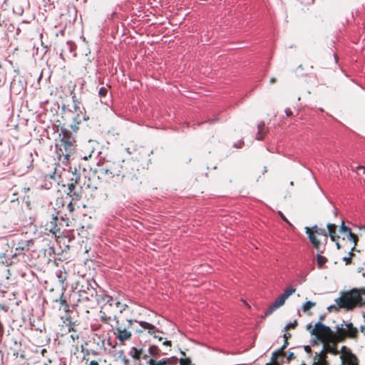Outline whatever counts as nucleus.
Segmentation results:
<instances>
[{
  "mask_svg": "<svg viewBox=\"0 0 365 365\" xmlns=\"http://www.w3.org/2000/svg\"><path fill=\"white\" fill-rule=\"evenodd\" d=\"M138 167V163L131 158L108 162L98 170V178L108 189L120 186L123 182L134 184L139 180Z\"/></svg>",
  "mask_w": 365,
  "mask_h": 365,
  "instance_id": "obj_1",
  "label": "nucleus"
},
{
  "mask_svg": "<svg viewBox=\"0 0 365 365\" xmlns=\"http://www.w3.org/2000/svg\"><path fill=\"white\" fill-rule=\"evenodd\" d=\"M365 288H354L349 292H344L336 302L341 308L352 309L356 307L365 306Z\"/></svg>",
  "mask_w": 365,
  "mask_h": 365,
  "instance_id": "obj_2",
  "label": "nucleus"
},
{
  "mask_svg": "<svg viewBox=\"0 0 365 365\" xmlns=\"http://www.w3.org/2000/svg\"><path fill=\"white\" fill-rule=\"evenodd\" d=\"M306 233L315 250L318 252H324L327 242V232L315 225L312 228L306 227Z\"/></svg>",
  "mask_w": 365,
  "mask_h": 365,
  "instance_id": "obj_3",
  "label": "nucleus"
},
{
  "mask_svg": "<svg viewBox=\"0 0 365 365\" xmlns=\"http://www.w3.org/2000/svg\"><path fill=\"white\" fill-rule=\"evenodd\" d=\"M338 341H339L336 338L322 341L323 344V349L319 353H316L313 365H329L327 361V354L328 353L333 354L334 355L339 354L336 344Z\"/></svg>",
  "mask_w": 365,
  "mask_h": 365,
  "instance_id": "obj_4",
  "label": "nucleus"
},
{
  "mask_svg": "<svg viewBox=\"0 0 365 365\" xmlns=\"http://www.w3.org/2000/svg\"><path fill=\"white\" fill-rule=\"evenodd\" d=\"M113 320L115 321V333L117 338L119 339L120 341L123 342L125 340H129L131 338V332L128 331V329H129L133 323V320L132 319H126L125 321H120L118 317L113 315Z\"/></svg>",
  "mask_w": 365,
  "mask_h": 365,
  "instance_id": "obj_5",
  "label": "nucleus"
},
{
  "mask_svg": "<svg viewBox=\"0 0 365 365\" xmlns=\"http://www.w3.org/2000/svg\"><path fill=\"white\" fill-rule=\"evenodd\" d=\"M310 333L312 335H314L317 339L321 342L336 338V332L334 333L329 327L324 325L321 322L315 324Z\"/></svg>",
  "mask_w": 365,
  "mask_h": 365,
  "instance_id": "obj_6",
  "label": "nucleus"
},
{
  "mask_svg": "<svg viewBox=\"0 0 365 365\" xmlns=\"http://www.w3.org/2000/svg\"><path fill=\"white\" fill-rule=\"evenodd\" d=\"M295 292V287L292 286L287 287L284 290V292L280 296H279L272 304L269 305L262 316V318L268 317L269 315L272 314L276 309L283 306L289 297L293 294Z\"/></svg>",
  "mask_w": 365,
  "mask_h": 365,
  "instance_id": "obj_7",
  "label": "nucleus"
},
{
  "mask_svg": "<svg viewBox=\"0 0 365 365\" xmlns=\"http://www.w3.org/2000/svg\"><path fill=\"white\" fill-rule=\"evenodd\" d=\"M75 141H60L57 145L58 148L56 150L60 159L63 164L68 163L71 156L75 152Z\"/></svg>",
  "mask_w": 365,
  "mask_h": 365,
  "instance_id": "obj_8",
  "label": "nucleus"
},
{
  "mask_svg": "<svg viewBox=\"0 0 365 365\" xmlns=\"http://www.w3.org/2000/svg\"><path fill=\"white\" fill-rule=\"evenodd\" d=\"M110 300V296L107 294L97 295V302L101 304V320L105 324H109L113 318V312L107 310L106 304Z\"/></svg>",
  "mask_w": 365,
  "mask_h": 365,
  "instance_id": "obj_9",
  "label": "nucleus"
},
{
  "mask_svg": "<svg viewBox=\"0 0 365 365\" xmlns=\"http://www.w3.org/2000/svg\"><path fill=\"white\" fill-rule=\"evenodd\" d=\"M358 330L351 322L345 324V327H338L336 329V339L343 341L346 338H357Z\"/></svg>",
  "mask_w": 365,
  "mask_h": 365,
  "instance_id": "obj_10",
  "label": "nucleus"
},
{
  "mask_svg": "<svg viewBox=\"0 0 365 365\" xmlns=\"http://www.w3.org/2000/svg\"><path fill=\"white\" fill-rule=\"evenodd\" d=\"M58 218L56 213L49 214L46 213L44 217V227L45 230L56 235L61 230V225L58 222Z\"/></svg>",
  "mask_w": 365,
  "mask_h": 365,
  "instance_id": "obj_11",
  "label": "nucleus"
},
{
  "mask_svg": "<svg viewBox=\"0 0 365 365\" xmlns=\"http://www.w3.org/2000/svg\"><path fill=\"white\" fill-rule=\"evenodd\" d=\"M12 247H15L14 255L23 254L25 251H28L31 246L34 245V241L31 240H15L10 242Z\"/></svg>",
  "mask_w": 365,
  "mask_h": 365,
  "instance_id": "obj_12",
  "label": "nucleus"
},
{
  "mask_svg": "<svg viewBox=\"0 0 365 365\" xmlns=\"http://www.w3.org/2000/svg\"><path fill=\"white\" fill-rule=\"evenodd\" d=\"M288 341H284L282 347L272 353L271 361L269 363H267L266 365H282V361L280 362L279 359L286 356V352L284 350L288 346Z\"/></svg>",
  "mask_w": 365,
  "mask_h": 365,
  "instance_id": "obj_13",
  "label": "nucleus"
},
{
  "mask_svg": "<svg viewBox=\"0 0 365 365\" xmlns=\"http://www.w3.org/2000/svg\"><path fill=\"white\" fill-rule=\"evenodd\" d=\"M343 350H345L342 355L341 359L344 363H345L346 365H358L359 364V360L357 357L351 353L350 350H346V347H342Z\"/></svg>",
  "mask_w": 365,
  "mask_h": 365,
  "instance_id": "obj_14",
  "label": "nucleus"
},
{
  "mask_svg": "<svg viewBox=\"0 0 365 365\" xmlns=\"http://www.w3.org/2000/svg\"><path fill=\"white\" fill-rule=\"evenodd\" d=\"M147 363L149 365H178V359L175 356L164 358L159 361L150 359Z\"/></svg>",
  "mask_w": 365,
  "mask_h": 365,
  "instance_id": "obj_15",
  "label": "nucleus"
},
{
  "mask_svg": "<svg viewBox=\"0 0 365 365\" xmlns=\"http://www.w3.org/2000/svg\"><path fill=\"white\" fill-rule=\"evenodd\" d=\"M139 324L143 329H148V333L151 335H153L154 338L158 339L159 341H163V338L160 336V335L156 334V333H159L160 331L157 330L154 325L146 322H140Z\"/></svg>",
  "mask_w": 365,
  "mask_h": 365,
  "instance_id": "obj_16",
  "label": "nucleus"
},
{
  "mask_svg": "<svg viewBox=\"0 0 365 365\" xmlns=\"http://www.w3.org/2000/svg\"><path fill=\"white\" fill-rule=\"evenodd\" d=\"M115 305L119 309L120 313H123L128 308V305L126 303V299L120 297H118L115 299Z\"/></svg>",
  "mask_w": 365,
  "mask_h": 365,
  "instance_id": "obj_17",
  "label": "nucleus"
},
{
  "mask_svg": "<svg viewBox=\"0 0 365 365\" xmlns=\"http://www.w3.org/2000/svg\"><path fill=\"white\" fill-rule=\"evenodd\" d=\"M328 235H329L331 241L336 242L339 236L336 234V225L334 224L329 223L327 225Z\"/></svg>",
  "mask_w": 365,
  "mask_h": 365,
  "instance_id": "obj_18",
  "label": "nucleus"
},
{
  "mask_svg": "<svg viewBox=\"0 0 365 365\" xmlns=\"http://www.w3.org/2000/svg\"><path fill=\"white\" fill-rule=\"evenodd\" d=\"M257 129H258V131H257V133L256 135V138L259 140H261L264 138V136L267 133V130L265 129L264 123L260 122L257 125Z\"/></svg>",
  "mask_w": 365,
  "mask_h": 365,
  "instance_id": "obj_19",
  "label": "nucleus"
},
{
  "mask_svg": "<svg viewBox=\"0 0 365 365\" xmlns=\"http://www.w3.org/2000/svg\"><path fill=\"white\" fill-rule=\"evenodd\" d=\"M324 252H318L317 254V267L319 269H322L324 268L325 264L328 262V259L326 257L322 256V254Z\"/></svg>",
  "mask_w": 365,
  "mask_h": 365,
  "instance_id": "obj_20",
  "label": "nucleus"
},
{
  "mask_svg": "<svg viewBox=\"0 0 365 365\" xmlns=\"http://www.w3.org/2000/svg\"><path fill=\"white\" fill-rule=\"evenodd\" d=\"M60 136H62L60 141H75L72 138V134L67 129H61Z\"/></svg>",
  "mask_w": 365,
  "mask_h": 365,
  "instance_id": "obj_21",
  "label": "nucleus"
},
{
  "mask_svg": "<svg viewBox=\"0 0 365 365\" xmlns=\"http://www.w3.org/2000/svg\"><path fill=\"white\" fill-rule=\"evenodd\" d=\"M149 354L155 357L158 358L163 354V351L155 345H152L149 347Z\"/></svg>",
  "mask_w": 365,
  "mask_h": 365,
  "instance_id": "obj_22",
  "label": "nucleus"
},
{
  "mask_svg": "<svg viewBox=\"0 0 365 365\" xmlns=\"http://www.w3.org/2000/svg\"><path fill=\"white\" fill-rule=\"evenodd\" d=\"M58 282L63 284L67 279L68 274L65 270H59L56 272Z\"/></svg>",
  "mask_w": 365,
  "mask_h": 365,
  "instance_id": "obj_23",
  "label": "nucleus"
},
{
  "mask_svg": "<svg viewBox=\"0 0 365 365\" xmlns=\"http://www.w3.org/2000/svg\"><path fill=\"white\" fill-rule=\"evenodd\" d=\"M130 354L134 359L140 360L143 354V349H138L135 347H133Z\"/></svg>",
  "mask_w": 365,
  "mask_h": 365,
  "instance_id": "obj_24",
  "label": "nucleus"
},
{
  "mask_svg": "<svg viewBox=\"0 0 365 365\" xmlns=\"http://www.w3.org/2000/svg\"><path fill=\"white\" fill-rule=\"evenodd\" d=\"M316 306L315 302H305L302 306V310L304 312L307 313L308 314H311V313L309 312L310 309Z\"/></svg>",
  "mask_w": 365,
  "mask_h": 365,
  "instance_id": "obj_25",
  "label": "nucleus"
},
{
  "mask_svg": "<svg viewBox=\"0 0 365 365\" xmlns=\"http://www.w3.org/2000/svg\"><path fill=\"white\" fill-rule=\"evenodd\" d=\"M163 345L165 346L164 351H163V355H166L171 350L172 342L169 340H165L163 342Z\"/></svg>",
  "mask_w": 365,
  "mask_h": 365,
  "instance_id": "obj_26",
  "label": "nucleus"
},
{
  "mask_svg": "<svg viewBox=\"0 0 365 365\" xmlns=\"http://www.w3.org/2000/svg\"><path fill=\"white\" fill-rule=\"evenodd\" d=\"M71 197V200L73 202H77L80 200L82 197V195L80 193L76 192V191H73L71 195H68Z\"/></svg>",
  "mask_w": 365,
  "mask_h": 365,
  "instance_id": "obj_27",
  "label": "nucleus"
},
{
  "mask_svg": "<svg viewBox=\"0 0 365 365\" xmlns=\"http://www.w3.org/2000/svg\"><path fill=\"white\" fill-rule=\"evenodd\" d=\"M298 326V322L297 320H294L293 322L289 323L285 327V331H288L289 329H294Z\"/></svg>",
  "mask_w": 365,
  "mask_h": 365,
  "instance_id": "obj_28",
  "label": "nucleus"
},
{
  "mask_svg": "<svg viewBox=\"0 0 365 365\" xmlns=\"http://www.w3.org/2000/svg\"><path fill=\"white\" fill-rule=\"evenodd\" d=\"M59 302L61 303V304L62 306L64 307L66 311H67L68 309L69 306L66 302V299L65 298H63V294H62L61 296L60 297Z\"/></svg>",
  "mask_w": 365,
  "mask_h": 365,
  "instance_id": "obj_29",
  "label": "nucleus"
},
{
  "mask_svg": "<svg viewBox=\"0 0 365 365\" xmlns=\"http://www.w3.org/2000/svg\"><path fill=\"white\" fill-rule=\"evenodd\" d=\"M180 365H194L192 364L191 360L189 358L180 359L178 360Z\"/></svg>",
  "mask_w": 365,
  "mask_h": 365,
  "instance_id": "obj_30",
  "label": "nucleus"
},
{
  "mask_svg": "<svg viewBox=\"0 0 365 365\" xmlns=\"http://www.w3.org/2000/svg\"><path fill=\"white\" fill-rule=\"evenodd\" d=\"M76 183H77L76 180L75 182H71L68 183V195H71V193L73 191H74V189L76 187Z\"/></svg>",
  "mask_w": 365,
  "mask_h": 365,
  "instance_id": "obj_31",
  "label": "nucleus"
},
{
  "mask_svg": "<svg viewBox=\"0 0 365 365\" xmlns=\"http://www.w3.org/2000/svg\"><path fill=\"white\" fill-rule=\"evenodd\" d=\"M74 204H75V202L71 200L67 206V208L69 211L70 215H72L73 213V212L75 211Z\"/></svg>",
  "mask_w": 365,
  "mask_h": 365,
  "instance_id": "obj_32",
  "label": "nucleus"
},
{
  "mask_svg": "<svg viewBox=\"0 0 365 365\" xmlns=\"http://www.w3.org/2000/svg\"><path fill=\"white\" fill-rule=\"evenodd\" d=\"M108 93V89L106 87H101L100 89H99V91H98V94L101 97H105L106 96Z\"/></svg>",
  "mask_w": 365,
  "mask_h": 365,
  "instance_id": "obj_33",
  "label": "nucleus"
},
{
  "mask_svg": "<svg viewBox=\"0 0 365 365\" xmlns=\"http://www.w3.org/2000/svg\"><path fill=\"white\" fill-rule=\"evenodd\" d=\"M285 356L287 357V362H290L296 358L294 354L292 351H288L287 355L286 354Z\"/></svg>",
  "mask_w": 365,
  "mask_h": 365,
  "instance_id": "obj_34",
  "label": "nucleus"
},
{
  "mask_svg": "<svg viewBox=\"0 0 365 365\" xmlns=\"http://www.w3.org/2000/svg\"><path fill=\"white\" fill-rule=\"evenodd\" d=\"M114 301L115 300L113 299V297L110 296V300H109L108 304H106V306H107V310H110V312H112V307H113V304L115 303Z\"/></svg>",
  "mask_w": 365,
  "mask_h": 365,
  "instance_id": "obj_35",
  "label": "nucleus"
},
{
  "mask_svg": "<svg viewBox=\"0 0 365 365\" xmlns=\"http://www.w3.org/2000/svg\"><path fill=\"white\" fill-rule=\"evenodd\" d=\"M73 120L78 123H81L83 120H86V118L84 115L80 116L79 115H77V117L74 118Z\"/></svg>",
  "mask_w": 365,
  "mask_h": 365,
  "instance_id": "obj_36",
  "label": "nucleus"
},
{
  "mask_svg": "<svg viewBox=\"0 0 365 365\" xmlns=\"http://www.w3.org/2000/svg\"><path fill=\"white\" fill-rule=\"evenodd\" d=\"M341 231H342V232H348V233H349V232H350L351 229H350L349 227H346V226L344 225V222H342V225H341Z\"/></svg>",
  "mask_w": 365,
  "mask_h": 365,
  "instance_id": "obj_37",
  "label": "nucleus"
},
{
  "mask_svg": "<svg viewBox=\"0 0 365 365\" xmlns=\"http://www.w3.org/2000/svg\"><path fill=\"white\" fill-rule=\"evenodd\" d=\"M356 236L357 235L353 233L351 230L350 231V232L348 233V239L351 241H352L353 240H356Z\"/></svg>",
  "mask_w": 365,
  "mask_h": 365,
  "instance_id": "obj_38",
  "label": "nucleus"
},
{
  "mask_svg": "<svg viewBox=\"0 0 365 365\" xmlns=\"http://www.w3.org/2000/svg\"><path fill=\"white\" fill-rule=\"evenodd\" d=\"M244 145V141L243 140H239L237 143L234 145V146L237 148H241Z\"/></svg>",
  "mask_w": 365,
  "mask_h": 365,
  "instance_id": "obj_39",
  "label": "nucleus"
},
{
  "mask_svg": "<svg viewBox=\"0 0 365 365\" xmlns=\"http://www.w3.org/2000/svg\"><path fill=\"white\" fill-rule=\"evenodd\" d=\"M291 337H292V334L290 333H288L287 331H286V333L284 334V335H283V338H284V341H288Z\"/></svg>",
  "mask_w": 365,
  "mask_h": 365,
  "instance_id": "obj_40",
  "label": "nucleus"
},
{
  "mask_svg": "<svg viewBox=\"0 0 365 365\" xmlns=\"http://www.w3.org/2000/svg\"><path fill=\"white\" fill-rule=\"evenodd\" d=\"M344 261L345 262L346 264H351V257H344Z\"/></svg>",
  "mask_w": 365,
  "mask_h": 365,
  "instance_id": "obj_41",
  "label": "nucleus"
},
{
  "mask_svg": "<svg viewBox=\"0 0 365 365\" xmlns=\"http://www.w3.org/2000/svg\"><path fill=\"white\" fill-rule=\"evenodd\" d=\"M285 113L287 117H290L293 115L292 111L289 108H287L285 110Z\"/></svg>",
  "mask_w": 365,
  "mask_h": 365,
  "instance_id": "obj_42",
  "label": "nucleus"
},
{
  "mask_svg": "<svg viewBox=\"0 0 365 365\" xmlns=\"http://www.w3.org/2000/svg\"><path fill=\"white\" fill-rule=\"evenodd\" d=\"M279 215H280V217H282V219L285 221L286 222L289 223V222L288 221V220L286 218V217L283 215V213L282 212H279Z\"/></svg>",
  "mask_w": 365,
  "mask_h": 365,
  "instance_id": "obj_43",
  "label": "nucleus"
},
{
  "mask_svg": "<svg viewBox=\"0 0 365 365\" xmlns=\"http://www.w3.org/2000/svg\"><path fill=\"white\" fill-rule=\"evenodd\" d=\"M304 350L308 354L312 352V349H311V347L309 346H304Z\"/></svg>",
  "mask_w": 365,
  "mask_h": 365,
  "instance_id": "obj_44",
  "label": "nucleus"
},
{
  "mask_svg": "<svg viewBox=\"0 0 365 365\" xmlns=\"http://www.w3.org/2000/svg\"><path fill=\"white\" fill-rule=\"evenodd\" d=\"M71 337L73 339V341H75L76 339H78V334H72L71 335Z\"/></svg>",
  "mask_w": 365,
  "mask_h": 365,
  "instance_id": "obj_45",
  "label": "nucleus"
},
{
  "mask_svg": "<svg viewBox=\"0 0 365 365\" xmlns=\"http://www.w3.org/2000/svg\"><path fill=\"white\" fill-rule=\"evenodd\" d=\"M88 365H99L98 362L96 360L91 361Z\"/></svg>",
  "mask_w": 365,
  "mask_h": 365,
  "instance_id": "obj_46",
  "label": "nucleus"
},
{
  "mask_svg": "<svg viewBox=\"0 0 365 365\" xmlns=\"http://www.w3.org/2000/svg\"><path fill=\"white\" fill-rule=\"evenodd\" d=\"M357 170H363V174L365 175V167L362 165H359L356 167Z\"/></svg>",
  "mask_w": 365,
  "mask_h": 365,
  "instance_id": "obj_47",
  "label": "nucleus"
},
{
  "mask_svg": "<svg viewBox=\"0 0 365 365\" xmlns=\"http://www.w3.org/2000/svg\"><path fill=\"white\" fill-rule=\"evenodd\" d=\"M52 361L50 359H48L43 365H50L51 364Z\"/></svg>",
  "mask_w": 365,
  "mask_h": 365,
  "instance_id": "obj_48",
  "label": "nucleus"
},
{
  "mask_svg": "<svg viewBox=\"0 0 365 365\" xmlns=\"http://www.w3.org/2000/svg\"><path fill=\"white\" fill-rule=\"evenodd\" d=\"M47 353V350L46 349H42L41 351V354L43 356H45V354Z\"/></svg>",
  "mask_w": 365,
  "mask_h": 365,
  "instance_id": "obj_49",
  "label": "nucleus"
},
{
  "mask_svg": "<svg viewBox=\"0 0 365 365\" xmlns=\"http://www.w3.org/2000/svg\"><path fill=\"white\" fill-rule=\"evenodd\" d=\"M276 81H277L276 78H274V77L271 78V79H270V83L271 84H273V83H276Z\"/></svg>",
  "mask_w": 365,
  "mask_h": 365,
  "instance_id": "obj_50",
  "label": "nucleus"
},
{
  "mask_svg": "<svg viewBox=\"0 0 365 365\" xmlns=\"http://www.w3.org/2000/svg\"><path fill=\"white\" fill-rule=\"evenodd\" d=\"M355 250V247H353L352 249H351V251L349 252V257H351V258L354 256V253H353V251Z\"/></svg>",
  "mask_w": 365,
  "mask_h": 365,
  "instance_id": "obj_51",
  "label": "nucleus"
},
{
  "mask_svg": "<svg viewBox=\"0 0 365 365\" xmlns=\"http://www.w3.org/2000/svg\"><path fill=\"white\" fill-rule=\"evenodd\" d=\"M141 358H143V359H147L148 358V355L143 352Z\"/></svg>",
  "mask_w": 365,
  "mask_h": 365,
  "instance_id": "obj_52",
  "label": "nucleus"
},
{
  "mask_svg": "<svg viewBox=\"0 0 365 365\" xmlns=\"http://www.w3.org/2000/svg\"><path fill=\"white\" fill-rule=\"evenodd\" d=\"M358 237L356 236V240H353V242H354V247H355V246L357 245V242H358Z\"/></svg>",
  "mask_w": 365,
  "mask_h": 365,
  "instance_id": "obj_53",
  "label": "nucleus"
},
{
  "mask_svg": "<svg viewBox=\"0 0 365 365\" xmlns=\"http://www.w3.org/2000/svg\"><path fill=\"white\" fill-rule=\"evenodd\" d=\"M267 167H266V166H264V170H263V174H264V173H267Z\"/></svg>",
  "mask_w": 365,
  "mask_h": 365,
  "instance_id": "obj_54",
  "label": "nucleus"
},
{
  "mask_svg": "<svg viewBox=\"0 0 365 365\" xmlns=\"http://www.w3.org/2000/svg\"><path fill=\"white\" fill-rule=\"evenodd\" d=\"M336 247H337V248H338V249H339V248H340L339 243L337 241L336 242Z\"/></svg>",
  "mask_w": 365,
  "mask_h": 365,
  "instance_id": "obj_55",
  "label": "nucleus"
},
{
  "mask_svg": "<svg viewBox=\"0 0 365 365\" xmlns=\"http://www.w3.org/2000/svg\"><path fill=\"white\" fill-rule=\"evenodd\" d=\"M312 328V324H308L307 325V329H310Z\"/></svg>",
  "mask_w": 365,
  "mask_h": 365,
  "instance_id": "obj_56",
  "label": "nucleus"
},
{
  "mask_svg": "<svg viewBox=\"0 0 365 365\" xmlns=\"http://www.w3.org/2000/svg\"><path fill=\"white\" fill-rule=\"evenodd\" d=\"M24 357H25L24 354H21V358L24 359Z\"/></svg>",
  "mask_w": 365,
  "mask_h": 365,
  "instance_id": "obj_57",
  "label": "nucleus"
},
{
  "mask_svg": "<svg viewBox=\"0 0 365 365\" xmlns=\"http://www.w3.org/2000/svg\"><path fill=\"white\" fill-rule=\"evenodd\" d=\"M322 320H323V317L322 316L320 317V321L319 322H322Z\"/></svg>",
  "mask_w": 365,
  "mask_h": 365,
  "instance_id": "obj_58",
  "label": "nucleus"
},
{
  "mask_svg": "<svg viewBox=\"0 0 365 365\" xmlns=\"http://www.w3.org/2000/svg\"><path fill=\"white\" fill-rule=\"evenodd\" d=\"M14 355H16L17 356L18 355V352H14Z\"/></svg>",
  "mask_w": 365,
  "mask_h": 365,
  "instance_id": "obj_59",
  "label": "nucleus"
},
{
  "mask_svg": "<svg viewBox=\"0 0 365 365\" xmlns=\"http://www.w3.org/2000/svg\"><path fill=\"white\" fill-rule=\"evenodd\" d=\"M307 93L310 94L312 92L310 91H307Z\"/></svg>",
  "mask_w": 365,
  "mask_h": 365,
  "instance_id": "obj_60",
  "label": "nucleus"
},
{
  "mask_svg": "<svg viewBox=\"0 0 365 365\" xmlns=\"http://www.w3.org/2000/svg\"><path fill=\"white\" fill-rule=\"evenodd\" d=\"M5 292H6V291L1 290V293H5Z\"/></svg>",
  "mask_w": 365,
  "mask_h": 365,
  "instance_id": "obj_61",
  "label": "nucleus"
},
{
  "mask_svg": "<svg viewBox=\"0 0 365 365\" xmlns=\"http://www.w3.org/2000/svg\"><path fill=\"white\" fill-rule=\"evenodd\" d=\"M1 334L3 333V330H2V329H1Z\"/></svg>",
  "mask_w": 365,
  "mask_h": 365,
  "instance_id": "obj_62",
  "label": "nucleus"
},
{
  "mask_svg": "<svg viewBox=\"0 0 365 365\" xmlns=\"http://www.w3.org/2000/svg\"><path fill=\"white\" fill-rule=\"evenodd\" d=\"M365 275V273L364 274V276Z\"/></svg>",
  "mask_w": 365,
  "mask_h": 365,
  "instance_id": "obj_63",
  "label": "nucleus"
}]
</instances>
